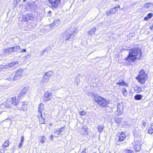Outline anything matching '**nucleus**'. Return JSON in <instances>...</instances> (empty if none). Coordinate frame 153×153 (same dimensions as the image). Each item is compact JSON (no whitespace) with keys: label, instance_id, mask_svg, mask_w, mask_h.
<instances>
[{"label":"nucleus","instance_id":"obj_30","mask_svg":"<svg viewBox=\"0 0 153 153\" xmlns=\"http://www.w3.org/2000/svg\"><path fill=\"white\" fill-rule=\"evenodd\" d=\"M134 148L135 151L136 152H137L139 151V150L141 148V146L140 145H134Z\"/></svg>","mask_w":153,"mask_h":153},{"label":"nucleus","instance_id":"obj_51","mask_svg":"<svg viewBox=\"0 0 153 153\" xmlns=\"http://www.w3.org/2000/svg\"><path fill=\"white\" fill-rule=\"evenodd\" d=\"M23 143H20L19 145V148H21L22 146Z\"/></svg>","mask_w":153,"mask_h":153},{"label":"nucleus","instance_id":"obj_2","mask_svg":"<svg viewBox=\"0 0 153 153\" xmlns=\"http://www.w3.org/2000/svg\"><path fill=\"white\" fill-rule=\"evenodd\" d=\"M93 98L95 100V102L99 105V106H102L104 107H105L107 105L108 103V101L101 97L99 96L97 94H95L93 95Z\"/></svg>","mask_w":153,"mask_h":153},{"label":"nucleus","instance_id":"obj_22","mask_svg":"<svg viewBox=\"0 0 153 153\" xmlns=\"http://www.w3.org/2000/svg\"><path fill=\"white\" fill-rule=\"evenodd\" d=\"M134 99L136 100H140L143 98L142 95L140 94H137L134 96Z\"/></svg>","mask_w":153,"mask_h":153},{"label":"nucleus","instance_id":"obj_9","mask_svg":"<svg viewBox=\"0 0 153 153\" xmlns=\"http://www.w3.org/2000/svg\"><path fill=\"white\" fill-rule=\"evenodd\" d=\"M19 106V107H18V108L20 110L25 111L27 109V103H25V102H20Z\"/></svg>","mask_w":153,"mask_h":153},{"label":"nucleus","instance_id":"obj_32","mask_svg":"<svg viewBox=\"0 0 153 153\" xmlns=\"http://www.w3.org/2000/svg\"><path fill=\"white\" fill-rule=\"evenodd\" d=\"M28 27L30 29H33L35 28L36 27V25L33 23H31L30 25H28Z\"/></svg>","mask_w":153,"mask_h":153},{"label":"nucleus","instance_id":"obj_19","mask_svg":"<svg viewBox=\"0 0 153 153\" xmlns=\"http://www.w3.org/2000/svg\"><path fill=\"white\" fill-rule=\"evenodd\" d=\"M116 9L115 8L111 9L107 11L106 14L107 15L109 16L110 15L113 14L116 11Z\"/></svg>","mask_w":153,"mask_h":153},{"label":"nucleus","instance_id":"obj_7","mask_svg":"<svg viewBox=\"0 0 153 153\" xmlns=\"http://www.w3.org/2000/svg\"><path fill=\"white\" fill-rule=\"evenodd\" d=\"M52 94L51 92L48 91L45 92L43 96L44 101L45 102L49 101L52 98Z\"/></svg>","mask_w":153,"mask_h":153},{"label":"nucleus","instance_id":"obj_5","mask_svg":"<svg viewBox=\"0 0 153 153\" xmlns=\"http://www.w3.org/2000/svg\"><path fill=\"white\" fill-rule=\"evenodd\" d=\"M76 33L75 31L71 32L70 29H67L62 34V36L66 40H68L71 37L73 38L75 36Z\"/></svg>","mask_w":153,"mask_h":153},{"label":"nucleus","instance_id":"obj_46","mask_svg":"<svg viewBox=\"0 0 153 153\" xmlns=\"http://www.w3.org/2000/svg\"><path fill=\"white\" fill-rule=\"evenodd\" d=\"M59 131H61V132L63 131L64 130V127H62L58 129Z\"/></svg>","mask_w":153,"mask_h":153},{"label":"nucleus","instance_id":"obj_35","mask_svg":"<svg viewBox=\"0 0 153 153\" xmlns=\"http://www.w3.org/2000/svg\"><path fill=\"white\" fill-rule=\"evenodd\" d=\"M48 75V76L49 77L50 76H52L53 74V72L52 71H50L46 73Z\"/></svg>","mask_w":153,"mask_h":153},{"label":"nucleus","instance_id":"obj_27","mask_svg":"<svg viewBox=\"0 0 153 153\" xmlns=\"http://www.w3.org/2000/svg\"><path fill=\"white\" fill-rule=\"evenodd\" d=\"M122 93L123 95L126 97L128 94V92L127 91L126 88H123L122 89Z\"/></svg>","mask_w":153,"mask_h":153},{"label":"nucleus","instance_id":"obj_10","mask_svg":"<svg viewBox=\"0 0 153 153\" xmlns=\"http://www.w3.org/2000/svg\"><path fill=\"white\" fill-rule=\"evenodd\" d=\"M18 61L13 62L11 63H7L5 65H2V67L3 69H8L14 65L18 64Z\"/></svg>","mask_w":153,"mask_h":153},{"label":"nucleus","instance_id":"obj_64","mask_svg":"<svg viewBox=\"0 0 153 153\" xmlns=\"http://www.w3.org/2000/svg\"><path fill=\"white\" fill-rule=\"evenodd\" d=\"M1 114V113H0V114Z\"/></svg>","mask_w":153,"mask_h":153},{"label":"nucleus","instance_id":"obj_56","mask_svg":"<svg viewBox=\"0 0 153 153\" xmlns=\"http://www.w3.org/2000/svg\"><path fill=\"white\" fill-rule=\"evenodd\" d=\"M51 14H52V12H51V11H50V10L48 12V15L50 16L51 15Z\"/></svg>","mask_w":153,"mask_h":153},{"label":"nucleus","instance_id":"obj_21","mask_svg":"<svg viewBox=\"0 0 153 153\" xmlns=\"http://www.w3.org/2000/svg\"><path fill=\"white\" fill-rule=\"evenodd\" d=\"M13 50V52H17L19 51L21 49V48L19 46H16L13 47H12Z\"/></svg>","mask_w":153,"mask_h":153},{"label":"nucleus","instance_id":"obj_15","mask_svg":"<svg viewBox=\"0 0 153 153\" xmlns=\"http://www.w3.org/2000/svg\"><path fill=\"white\" fill-rule=\"evenodd\" d=\"M116 84L119 85L120 86H125L126 87L128 86L127 84L125 82L124 80L121 79L119 80L118 82H116Z\"/></svg>","mask_w":153,"mask_h":153},{"label":"nucleus","instance_id":"obj_61","mask_svg":"<svg viewBox=\"0 0 153 153\" xmlns=\"http://www.w3.org/2000/svg\"><path fill=\"white\" fill-rule=\"evenodd\" d=\"M52 124H52V123H49V125H50V126H52Z\"/></svg>","mask_w":153,"mask_h":153},{"label":"nucleus","instance_id":"obj_40","mask_svg":"<svg viewBox=\"0 0 153 153\" xmlns=\"http://www.w3.org/2000/svg\"><path fill=\"white\" fill-rule=\"evenodd\" d=\"M54 133H56L58 135L60 134L61 133V131H59V129L58 130H55Z\"/></svg>","mask_w":153,"mask_h":153},{"label":"nucleus","instance_id":"obj_24","mask_svg":"<svg viewBox=\"0 0 153 153\" xmlns=\"http://www.w3.org/2000/svg\"><path fill=\"white\" fill-rule=\"evenodd\" d=\"M96 30V28L94 27L92 29L88 31V33L90 35H92L95 33V31Z\"/></svg>","mask_w":153,"mask_h":153},{"label":"nucleus","instance_id":"obj_58","mask_svg":"<svg viewBox=\"0 0 153 153\" xmlns=\"http://www.w3.org/2000/svg\"><path fill=\"white\" fill-rule=\"evenodd\" d=\"M3 69L2 67V65H0V71Z\"/></svg>","mask_w":153,"mask_h":153},{"label":"nucleus","instance_id":"obj_29","mask_svg":"<svg viewBox=\"0 0 153 153\" xmlns=\"http://www.w3.org/2000/svg\"><path fill=\"white\" fill-rule=\"evenodd\" d=\"M134 90L135 91H137V93H139L140 92L142 91V88L138 86H136L134 88Z\"/></svg>","mask_w":153,"mask_h":153},{"label":"nucleus","instance_id":"obj_3","mask_svg":"<svg viewBox=\"0 0 153 153\" xmlns=\"http://www.w3.org/2000/svg\"><path fill=\"white\" fill-rule=\"evenodd\" d=\"M23 70L22 69H20L17 71L15 72V75H14V74H13V75H10L7 78H5V79L8 80H14L20 79L23 76Z\"/></svg>","mask_w":153,"mask_h":153},{"label":"nucleus","instance_id":"obj_60","mask_svg":"<svg viewBox=\"0 0 153 153\" xmlns=\"http://www.w3.org/2000/svg\"><path fill=\"white\" fill-rule=\"evenodd\" d=\"M151 27V26H150V28L152 30L153 29V25L152 26V27Z\"/></svg>","mask_w":153,"mask_h":153},{"label":"nucleus","instance_id":"obj_37","mask_svg":"<svg viewBox=\"0 0 153 153\" xmlns=\"http://www.w3.org/2000/svg\"><path fill=\"white\" fill-rule=\"evenodd\" d=\"M28 90V88L27 87H25L22 90V92L23 93H24L25 94H26V93L27 92V91Z\"/></svg>","mask_w":153,"mask_h":153},{"label":"nucleus","instance_id":"obj_53","mask_svg":"<svg viewBox=\"0 0 153 153\" xmlns=\"http://www.w3.org/2000/svg\"><path fill=\"white\" fill-rule=\"evenodd\" d=\"M53 136L52 135H51L49 137V139H51L52 140H53Z\"/></svg>","mask_w":153,"mask_h":153},{"label":"nucleus","instance_id":"obj_33","mask_svg":"<svg viewBox=\"0 0 153 153\" xmlns=\"http://www.w3.org/2000/svg\"><path fill=\"white\" fill-rule=\"evenodd\" d=\"M133 144L134 145H140L141 143H140V141L139 140H134V141L133 143Z\"/></svg>","mask_w":153,"mask_h":153},{"label":"nucleus","instance_id":"obj_41","mask_svg":"<svg viewBox=\"0 0 153 153\" xmlns=\"http://www.w3.org/2000/svg\"><path fill=\"white\" fill-rule=\"evenodd\" d=\"M126 152L128 153H133L134 152V151H133V150L130 149H126Z\"/></svg>","mask_w":153,"mask_h":153},{"label":"nucleus","instance_id":"obj_39","mask_svg":"<svg viewBox=\"0 0 153 153\" xmlns=\"http://www.w3.org/2000/svg\"><path fill=\"white\" fill-rule=\"evenodd\" d=\"M79 114L81 116H83L86 114L85 112L84 111H83L79 112Z\"/></svg>","mask_w":153,"mask_h":153},{"label":"nucleus","instance_id":"obj_20","mask_svg":"<svg viewBox=\"0 0 153 153\" xmlns=\"http://www.w3.org/2000/svg\"><path fill=\"white\" fill-rule=\"evenodd\" d=\"M49 77L46 73H45L43 75V78L42 79L43 82H46L48 80Z\"/></svg>","mask_w":153,"mask_h":153},{"label":"nucleus","instance_id":"obj_50","mask_svg":"<svg viewBox=\"0 0 153 153\" xmlns=\"http://www.w3.org/2000/svg\"><path fill=\"white\" fill-rule=\"evenodd\" d=\"M26 52V49H22L20 52Z\"/></svg>","mask_w":153,"mask_h":153},{"label":"nucleus","instance_id":"obj_28","mask_svg":"<svg viewBox=\"0 0 153 153\" xmlns=\"http://www.w3.org/2000/svg\"><path fill=\"white\" fill-rule=\"evenodd\" d=\"M9 142L8 140L6 141L2 145L3 148L4 149H6V148L9 145Z\"/></svg>","mask_w":153,"mask_h":153},{"label":"nucleus","instance_id":"obj_6","mask_svg":"<svg viewBox=\"0 0 153 153\" xmlns=\"http://www.w3.org/2000/svg\"><path fill=\"white\" fill-rule=\"evenodd\" d=\"M22 18L26 22H27L29 20L33 21L35 19L34 15L31 13L27 14L23 16Z\"/></svg>","mask_w":153,"mask_h":153},{"label":"nucleus","instance_id":"obj_8","mask_svg":"<svg viewBox=\"0 0 153 153\" xmlns=\"http://www.w3.org/2000/svg\"><path fill=\"white\" fill-rule=\"evenodd\" d=\"M49 2L52 6L55 8H56L58 5L60 3L61 0H48Z\"/></svg>","mask_w":153,"mask_h":153},{"label":"nucleus","instance_id":"obj_48","mask_svg":"<svg viewBox=\"0 0 153 153\" xmlns=\"http://www.w3.org/2000/svg\"><path fill=\"white\" fill-rule=\"evenodd\" d=\"M24 141V136H22L21 137V143H23Z\"/></svg>","mask_w":153,"mask_h":153},{"label":"nucleus","instance_id":"obj_43","mask_svg":"<svg viewBox=\"0 0 153 153\" xmlns=\"http://www.w3.org/2000/svg\"><path fill=\"white\" fill-rule=\"evenodd\" d=\"M45 140V138L44 136H42V138L41 140V142L42 143H43L44 142V141Z\"/></svg>","mask_w":153,"mask_h":153},{"label":"nucleus","instance_id":"obj_42","mask_svg":"<svg viewBox=\"0 0 153 153\" xmlns=\"http://www.w3.org/2000/svg\"><path fill=\"white\" fill-rule=\"evenodd\" d=\"M142 123L143 126L145 127L146 126V123L144 122V121L143 120H142Z\"/></svg>","mask_w":153,"mask_h":153},{"label":"nucleus","instance_id":"obj_54","mask_svg":"<svg viewBox=\"0 0 153 153\" xmlns=\"http://www.w3.org/2000/svg\"><path fill=\"white\" fill-rule=\"evenodd\" d=\"M149 19V18H148L147 16L145 17L144 18V20L145 21L148 20Z\"/></svg>","mask_w":153,"mask_h":153},{"label":"nucleus","instance_id":"obj_62","mask_svg":"<svg viewBox=\"0 0 153 153\" xmlns=\"http://www.w3.org/2000/svg\"><path fill=\"white\" fill-rule=\"evenodd\" d=\"M27 0H23V2H25Z\"/></svg>","mask_w":153,"mask_h":153},{"label":"nucleus","instance_id":"obj_55","mask_svg":"<svg viewBox=\"0 0 153 153\" xmlns=\"http://www.w3.org/2000/svg\"><path fill=\"white\" fill-rule=\"evenodd\" d=\"M80 153H86V152L85 151V149H83V151H82V152Z\"/></svg>","mask_w":153,"mask_h":153},{"label":"nucleus","instance_id":"obj_11","mask_svg":"<svg viewBox=\"0 0 153 153\" xmlns=\"http://www.w3.org/2000/svg\"><path fill=\"white\" fill-rule=\"evenodd\" d=\"M123 106L119 105L117 106V108L116 111V114L119 116L120 115L123 113Z\"/></svg>","mask_w":153,"mask_h":153},{"label":"nucleus","instance_id":"obj_63","mask_svg":"<svg viewBox=\"0 0 153 153\" xmlns=\"http://www.w3.org/2000/svg\"><path fill=\"white\" fill-rule=\"evenodd\" d=\"M8 107H10V106L9 105V106H8Z\"/></svg>","mask_w":153,"mask_h":153},{"label":"nucleus","instance_id":"obj_59","mask_svg":"<svg viewBox=\"0 0 153 153\" xmlns=\"http://www.w3.org/2000/svg\"><path fill=\"white\" fill-rule=\"evenodd\" d=\"M4 150H3V149H1V151H0V152L1 153H4Z\"/></svg>","mask_w":153,"mask_h":153},{"label":"nucleus","instance_id":"obj_25","mask_svg":"<svg viewBox=\"0 0 153 153\" xmlns=\"http://www.w3.org/2000/svg\"><path fill=\"white\" fill-rule=\"evenodd\" d=\"M114 120L115 121V122L119 124H120V123L121 122V121L122 120V118L116 117L114 118Z\"/></svg>","mask_w":153,"mask_h":153},{"label":"nucleus","instance_id":"obj_38","mask_svg":"<svg viewBox=\"0 0 153 153\" xmlns=\"http://www.w3.org/2000/svg\"><path fill=\"white\" fill-rule=\"evenodd\" d=\"M153 16V13H150L147 15V17L149 19H151Z\"/></svg>","mask_w":153,"mask_h":153},{"label":"nucleus","instance_id":"obj_12","mask_svg":"<svg viewBox=\"0 0 153 153\" xmlns=\"http://www.w3.org/2000/svg\"><path fill=\"white\" fill-rule=\"evenodd\" d=\"M20 99L19 98H18V97L17 99L15 96L13 97L11 99L13 104L15 105H16L18 104L19 105L20 102H19L20 101Z\"/></svg>","mask_w":153,"mask_h":153},{"label":"nucleus","instance_id":"obj_47","mask_svg":"<svg viewBox=\"0 0 153 153\" xmlns=\"http://www.w3.org/2000/svg\"><path fill=\"white\" fill-rule=\"evenodd\" d=\"M21 0H14V3L15 4H16V5Z\"/></svg>","mask_w":153,"mask_h":153},{"label":"nucleus","instance_id":"obj_23","mask_svg":"<svg viewBox=\"0 0 153 153\" xmlns=\"http://www.w3.org/2000/svg\"><path fill=\"white\" fill-rule=\"evenodd\" d=\"M104 126L102 125H99L98 126V131L100 133H101L103 130Z\"/></svg>","mask_w":153,"mask_h":153},{"label":"nucleus","instance_id":"obj_17","mask_svg":"<svg viewBox=\"0 0 153 153\" xmlns=\"http://www.w3.org/2000/svg\"><path fill=\"white\" fill-rule=\"evenodd\" d=\"M60 23V21L59 19H55L53 22L51 24L52 26L53 27L54 26H57Z\"/></svg>","mask_w":153,"mask_h":153},{"label":"nucleus","instance_id":"obj_57","mask_svg":"<svg viewBox=\"0 0 153 153\" xmlns=\"http://www.w3.org/2000/svg\"><path fill=\"white\" fill-rule=\"evenodd\" d=\"M150 128H151V130H153V123H152V124H151Z\"/></svg>","mask_w":153,"mask_h":153},{"label":"nucleus","instance_id":"obj_13","mask_svg":"<svg viewBox=\"0 0 153 153\" xmlns=\"http://www.w3.org/2000/svg\"><path fill=\"white\" fill-rule=\"evenodd\" d=\"M126 137V136L125 134V133L123 132H121L119 137L118 141L119 142H121L124 140Z\"/></svg>","mask_w":153,"mask_h":153},{"label":"nucleus","instance_id":"obj_16","mask_svg":"<svg viewBox=\"0 0 153 153\" xmlns=\"http://www.w3.org/2000/svg\"><path fill=\"white\" fill-rule=\"evenodd\" d=\"M29 6L32 10H33L35 11L37 10V6L34 2H33L30 4L29 5Z\"/></svg>","mask_w":153,"mask_h":153},{"label":"nucleus","instance_id":"obj_34","mask_svg":"<svg viewBox=\"0 0 153 153\" xmlns=\"http://www.w3.org/2000/svg\"><path fill=\"white\" fill-rule=\"evenodd\" d=\"M152 6V4L150 3H147L145 4L144 7L146 8H149Z\"/></svg>","mask_w":153,"mask_h":153},{"label":"nucleus","instance_id":"obj_36","mask_svg":"<svg viewBox=\"0 0 153 153\" xmlns=\"http://www.w3.org/2000/svg\"><path fill=\"white\" fill-rule=\"evenodd\" d=\"M25 94L24 93H23L22 91H21L20 93L18 96V98H19V99L21 98L22 97L25 95Z\"/></svg>","mask_w":153,"mask_h":153},{"label":"nucleus","instance_id":"obj_14","mask_svg":"<svg viewBox=\"0 0 153 153\" xmlns=\"http://www.w3.org/2000/svg\"><path fill=\"white\" fill-rule=\"evenodd\" d=\"M13 50L12 47L8 48L5 49L3 52L4 54L5 55H9V53H13Z\"/></svg>","mask_w":153,"mask_h":153},{"label":"nucleus","instance_id":"obj_1","mask_svg":"<svg viewBox=\"0 0 153 153\" xmlns=\"http://www.w3.org/2000/svg\"><path fill=\"white\" fill-rule=\"evenodd\" d=\"M142 54V50L140 48L132 49L129 52V54L125 60L129 62H133L137 59H139Z\"/></svg>","mask_w":153,"mask_h":153},{"label":"nucleus","instance_id":"obj_26","mask_svg":"<svg viewBox=\"0 0 153 153\" xmlns=\"http://www.w3.org/2000/svg\"><path fill=\"white\" fill-rule=\"evenodd\" d=\"M47 48L43 49L41 53V56H43L46 55L48 52V51L47 50Z\"/></svg>","mask_w":153,"mask_h":153},{"label":"nucleus","instance_id":"obj_31","mask_svg":"<svg viewBox=\"0 0 153 153\" xmlns=\"http://www.w3.org/2000/svg\"><path fill=\"white\" fill-rule=\"evenodd\" d=\"M45 29L47 31H49L51 30L53 28V27L52 26L51 24L49 25H47L45 26Z\"/></svg>","mask_w":153,"mask_h":153},{"label":"nucleus","instance_id":"obj_49","mask_svg":"<svg viewBox=\"0 0 153 153\" xmlns=\"http://www.w3.org/2000/svg\"><path fill=\"white\" fill-rule=\"evenodd\" d=\"M126 142H123L122 143H121V144H118L117 143H116V144H117V145H120V144H122V145H123V144H124V145H125L126 144Z\"/></svg>","mask_w":153,"mask_h":153},{"label":"nucleus","instance_id":"obj_52","mask_svg":"<svg viewBox=\"0 0 153 153\" xmlns=\"http://www.w3.org/2000/svg\"><path fill=\"white\" fill-rule=\"evenodd\" d=\"M120 7V5H116L115 6V7H114V8H115V9H116L117 8H119Z\"/></svg>","mask_w":153,"mask_h":153},{"label":"nucleus","instance_id":"obj_44","mask_svg":"<svg viewBox=\"0 0 153 153\" xmlns=\"http://www.w3.org/2000/svg\"><path fill=\"white\" fill-rule=\"evenodd\" d=\"M148 133L150 134H152L153 133V130H151L149 128L148 130Z\"/></svg>","mask_w":153,"mask_h":153},{"label":"nucleus","instance_id":"obj_45","mask_svg":"<svg viewBox=\"0 0 153 153\" xmlns=\"http://www.w3.org/2000/svg\"><path fill=\"white\" fill-rule=\"evenodd\" d=\"M87 129L88 128L86 126H83V131L84 132L85 131L86 132H87Z\"/></svg>","mask_w":153,"mask_h":153},{"label":"nucleus","instance_id":"obj_4","mask_svg":"<svg viewBox=\"0 0 153 153\" xmlns=\"http://www.w3.org/2000/svg\"><path fill=\"white\" fill-rule=\"evenodd\" d=\"M148 77L147 74L142 69L140 71L139 75L137 76L136 79L139 82L143 84L145 82Z\"/></svg>","mask_w":153,"mask_h":153},{"label":"nucleus","instance_id":"obj_18","mask_svg":"<svg viewBox=\"0 0 153 153\" xmlns=\"http://www.w3.org/2000/svg\"><path fill=\"white\" fill-rule=\"evenodd\" d=\"M44 105L42 103H40L39 105L38 111L40 113L41 117H42V112L44 108Z\"/></svg>","mask_w":153,"mask_h":153}]
</instances>
